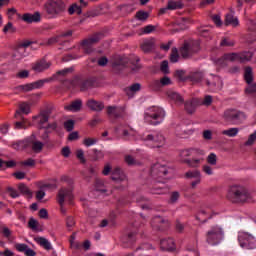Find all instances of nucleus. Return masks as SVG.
I'll use <instances>...</instances> for the list:
<instances>
[{"instance_id": "1", "label": "nucleus", "mask_w": 256, "mask_h": 256, "mask_svg": "<svg viewBox=\"0 0 256 256\" xmlns=\"http://www.w3.org/2000/svg\"><path fill=\"white\" fill-rule=\"evenodd\" d=\"M227 199L231 203H247L251 199V193L245 186H231L227 193Z\"/></svg>"}, {"instance_id": "2", "label": "nucleus", "mask_w": 256, "mask_h": 256, "mask_svg": "<svg viewBox=\"0 0 256 256\" xmlns=\"http://www.w3.org/2000/svg\"><path fill=\"white\" fill-rule=\"evenodd\" d=\"M43 9L51 19H56V17L63 15L67 11V4L63 0H47L43 5Z\"/></svg>"}, {"instance_id": "3", "label": "nucleus", "mask_w": 256, "mask_h": 256, "mask_svg": "<svg viewBox=\"0 0 256 256\" xmlns=\"http://www.w3.org/2000/svg\"><path fill=\"white\" fill-rule=\"evenodd\" d=\"M201 50V44L197 40L185 41L183 46L180 47L179 53L182 59H189V57H193L195 53H199Z\"/></svg>"}, {"instance_id": "4", "label": "nucleus", "mask_w": 256, "mask_h": 256, "mask_svg": "<svg viewBox=\"0 0 256 256\" xmlns=\"http://www.w3.org/2000/svg\"><path fill=\"white\" fill-rule=\"evenodd\" d=\"M245 112L235 109H228L224 112L223 118L230 125H241L245 121Z\"/></svg>"}, {"instance_id": "5", "label": "nucleus", "mask_w": 256, "mask_h": 256, "mask_svg": "<svg viewBox=\"0 0 256 256\" xmlns=\"http://www.w3.org/2000/svg\"><path fill=\"white\" fill-rule=\"evenodd\" d=\"M53 81V78H46L42 80H37L32 83L24 84V85H19L14 87V92L15 93H29V91H33V89H41L45 83H51Z\"/></svg>"}, {"instance_id": "6", "label": "nucleus", "mask_w": 256, "mask_h": 256, "mask_svg": "<svg viewBox=\"0 0 256 256\" xmlns=\"http://www.w3.org/2000/svg\"><path fill=\"white\" fill-rule=\"evenodd\" d=\"M150 111L151 114L145 113L144 115L146 121H149V119H153L150 120V125H159V123H162L163 119H165V110H163V108L152 107Z\"/></svg>"}, {"instance_id": "7", "label": "nucleus", "mask_w": 256, "mask_h": 256, "mask_svg": "<svg viewBox=\"0 0 256 256\" xmlns=\"http://www.w3.org/2000/svg\"><path fill=\"white\" fill-rule=\"evenodd\" d=\"M238 241L242 249H256V238L252 234L240 232L238 235Z\"/></svg>"}, {"instance_id": "8", "label": "nucleus", "mask_w": 256, "mask_h": 256, "mask_svg": "<svg viewBox=\"0 0 256 256\" xmlns=\"http://www.w3.org/2000/svg\"><path fill=\"white\" fill-rule=\"evenodd\" d=\"M53 114V107L48 106L41 110L38 115L33 117V120L38 124V129H45V123H49L51 115Z\"/></svg>"}, {"instance_id": "9", "label": "nucleus", "mask_w": 256, "mask_h": 256, "mask_svg": "<svg viewBox=\"0 0 256 256\" xmlns=\"http://www.w3.org/2000/svg\"><path fill=\"white\" fill-rule=\"evenodd\" d=\"M101 39H103V33L101 32H97L95 34H93L90 38L84 39L81 42V46L83 47L84 51L86 53H93V48H91L92 45H97V43H99V41H101Z\"/></svg>"}, {"instance_id": "10", "label": "nucleus", "mask_w": 256, "mask_h": 256, "mask_svg": "<svg viewBox=\"0 0 256 256\" xmlns=\"http://www.w3.org/2000/svg\"><path fill=\"white\" fill-rule=\"evenodd\" d=\"M223 239V229L214 227L207 232L206 241L210 245H217Z\"/></svg>"}, {"instance_id": "11", "label": "nucleus", "mask_w": 256, "mask_h": 256, "mask_svg": "<svg viewBox=\"0 0 256 256\" xmlns=\"http://www.w3.org/2000/svg\"><path fill=\"white\" fill-rule=\"evenodd\" d=\"M78 87L82 93L86 91H91V89H96L99 87V82H97V78H86L78 81Z\"/></svg>"}, {"instance_id": "12", "label": "nucleus", "mask_w": 256, "mask_h": 256, "mask_svg": "<svg viewBox=\"0 0 256 256\" xmlns=\"http://www.w3.org/2000/svg\"><path fill=\"white\" fill-rule=\"evenodd\" d=\"M127 65H129V58L117 56L112 62V69L115 73H121V71L127 69Z\"/></svg>"}, {"instance_id": "13", "label": "nucleus", "mask_w": 256, "mask_h": 256, "mask_svg": "<svg viewBox=\"0 0 256 256\" xmlns=\"http://www.w3.org/2000/svg\"><path fill=\"white\" fill-rule=\"evenodd\" d=\"M65 199H68L71 203V201H73V192L71 191V189L61 188L58 191V203L61 206L62 213H65V210L63 209Z\"/></svg>"}, {"instance_id": "14", "label": "nucleus", "mask_w": 256, "mask_h": 256, "mask_svg": "<svg viewBox=\"0 0 256 256\" xmlns=\"http://www.w3.org/2000/svg\"><path fill=\"white\" fill-rule=\"evenodd\" d=\"M107 115L114 119H123V117H125V108L119 106H108Z\"/></svg>"}, {"instance_id": "15", "label": "nucleus", "mask_w": 256, "mask_h": 256, "mask_svg": "<svg viewBox=\"0 0 256 256\" xmlns=\"http://www.w3.org/2000/svg\"><path fill=\"white\" fill-rule=\"evenodd\" d=\"M143 141H153V143H155L153 147H156L157 149H161V147L165 145V137L161 134H157L156 136L149 134L143 138Z\"/></svg>"}, {"instance_id": "16", "label": "nucleus", "mask_w": 256, "mask_h": 256, "mask_svg": "<svg viewBox=\"0 0 256 256\" xmlns=\"http://www.w3.org/2000/svg\"><path fill=\"white\" fill-rule=\"evenodd\" d=\"M86 107H88V109H90V111H96L97 113H99L105 109V104L102 101H97L95 99H89L86 102Z\"/></svg>"}, {"instance_id": "17", "label": "nucleus", "mask_w": 256, "mask_h": 256, "mask_svg": "<svg viewBox=\"0 0 256 256\" xmlns=\"http://www.w3.org/2000/svg\"><path fill=\"white\" fill-rule=\"evenodd\" d=\"M111 179L116 183H121L123 181H127V175L122 171L120 167H116L111 172Z\"/></svg>"}, {"instance_id": "18", "label": "nucleus", "mask_w": 256, "mask_h": 256, "mask_svg": "<svg viewBox=\"0 0 256 256\" xmlns=\"http://www.w3.org/2000/svg\"><path fill=\"white\" fill-rule=\"evenodd\" d=\"M51 67V63H48L45 59L39 60L32 65V70L36 73H43L46 69Z\"/></svg>"}, {"instance_id": "19", "label": "nucleus", "mask_w": 256, "mask_h": 256, "mask_svg": "<svg viewBox=\"0 0 256 256\" xmlns=\"http://www.w3.org/2000/svg\"><path fill=\"white\" fill-rule=\"evenodd\" d=\"M152 173L158 177H166L169 173V168H167L165 165L155 164L152 167Z\"/></svg>"}, {"instance_id": "20", "label": "nucleus", "mask_w": 256, "mask_h": 256, "mask_svg": "<svg viewBox=\"0 0 256 256\" xmlns=\"http://www.w3.org/2000/svg\"><path fill=\"white\" fill-rule=\"evenodd\" d=\"M22 21H24L25 23H39L41 21V13H25L22 15Z\"/></svg>"}, {"instance_id": "21", "label": "nucleus", "mask_w": 256, "mask_h": 256, "mask_svg": "<svg viewBox=\"0 0 256 256\" xmlns=\"http://www.w3.org/2000/svg\"><path fill=\"white\" fill-rule=\"evenodd\" d=\"M30 143H31V149L34 151V153H41L43 151L44 144L41 141H37V136L35 134H32L30 136Z\"/></svg>"}, {"instance_id": "22", "label": "nucleus", "mask_w": 256, "mask_h": 256, "mask_svg": "<svg viewBox=\"0 0 256 256\" xmlns=\"http://www.w3.org/2000/svg\"><path fill=\"white\" fill-rule=\"evenodd\" d=\"M82 108H83V100L81 99H76L72 101L70 105L64 107L65 111H73L74 113L81 111Z\"/></svg>"}, {"instance_id": "23", "label": "nucleus", "mask_w": 256, "mask_h": 256, "mask_svg": "<svg viewBox=\"0 0 256 256\" xmlns=\"http://www.w3.org/2000/svg\"><path fill=\"white\" fill-rule=\"evenodd\" d=\"M160 247L164 251H175V240L173 238L162 239L160 241Z\"/></svg>"}, {"instance_id": "24", "label": "nucleus", "mask_w": 256, "mask_h": 256, "mask_svg": "<svg viewBox=\"0 0 256 256\" xmlns=\"http://www.w3.org/2000/svg\"><path fill=\"white\" fill-rule=\"evenodd\" d=\"M167 96L171 99V101H174V103H177L178 105H183L185 103L183 96L173 90H169L167 92Z\"/></svg>"}, {"instance_id": "25", "label": "nucleus", "mask_w": 256, "mask_h": 256, "mask_svg": "<svg viewBox=\"0 0 256 256\" xmlns=\"http://www.w3.org/2000/svg\"><path fill=\"white\" fill-rule=\"evenodd\" d=\"M34 241L40 245V247H44L46 251H51V249H53L51 242H49V240H47L45 237H35Z\"/></svg>"}, {"instance_id": "26", "label": "nucleus", "mask_w": 256, "mask_h": 256, "mask_svg": "<svg viewBox=\"0 0 256 256\" xmlns=\"http://www.w3.org/2000/svg\"><path fill=\"white\" fill-rule=\"evenodd\" d=\"M155 49V39H150L141 44L143 53H151Z\"/></svg>"}, {"instance_id": "27", "label": "nucleus", "mask_w": 256, "mask_h": 256, "mask_svg": "<svg viewBox=\"0 0 256 256\" xmlns=\"http://www.w3.org/2000/svg\"><path fill=\"white\" fill-rule=\"evenodd\" d=\"M244 81L247 85L253 83V68L251 66H246L244 69Z\"/></svg>"}, {"instance_id": "28", "label": "nucleus", "mask_w": 256, "mask_h": 256, "mask_svg": "<svg viewBox=\"0 0 256 256\" xmlns=\"http://www.w3.org/2000/svg\"><path fill=\"white\" fill-rule=\"evenodd\" d=\"M28 227L32 231L43 232V226L39 225V221H37L35 218H30L29 219Z\"/></svg>"}, {"instance_id": "29", "label": "nucleus", "mask_w": 256, "mask_h": 256, "mask_svg": "<svg viewBox=\"0 0 256 256\" xmlns=\"http://www.w3.org/2000/svg\"><path fill=\"white\" fill-rule=\"evenodd\" d=\"M18 190L20 191L21 195L28 197V199H33V192L25 185V183H20L18 185Z\"/></svg>"}, {"instance_id": "30", "label": "nucleus", "mask_w": 256, "mask_h": 256, "mask_svg": "<svg viewBox=\"0 0 256 256\" xmlns=\"http://www.w3.org/2000/svg\"><path fill=\"white\" fill-rule=\"evenodd\" d=\"M184 109L188 115H193L195 113L197 106L195 105V101L189 100L184 103Z\"/></svg>"}, {"instance_id": "31", "label": "nucleus", "mask_w": 256, "mask_h": 256, "mask_svg": "<svg viewBox=\"0 0 256 256\" xmlns=\"http://www.w3.org/2000/svg\"><path fill=\"white\" fill-rule=\"evenodd\" d=\"M120 9V12L124 17H127V15H130V13H133L135 11V8H133V5L131 4H123L118 7Z\"/></svg>"}, {"instance_id": "32", "label": "nucleus", "mask_w": 256, "mask_h": 256, "mask_svg": "<svg viewBox=\"0 0 256 256\" xmlns=\"http://www.w3.org/2000/svg\"><path fill=\"white\" fill-rule=\"evenodd\" d=\"M224 23L226 26L232 25V27H238L239 19L235 18L232 14H227Z\"/></svg>"}, {"instance_id": "33", "label": "nucleus", "mask_w": 256, "mask_h": 256, "mask_svg": "<svg viewBox=\"0 0 256 256\" xmlns=\"http://www.w3.org/2000/svg\"><path fill=\"white\" fill-rule=\"evenodd\" d=\"M68 13L69 15H75V13H77V15H81L83 13V6H79L77 3H73L68 8Z\"/></svg>"}, {"instance_id": "34", "label": "nucleus", "mask_w": 256, "mask_h": 256, "mask_svg": "<svg viewBox=\"0 0 256 256\" xmlns=\"http://www.w3.org/2000/svg\"><path fill=\"white\" fill-rule=\"evenodd\" d=\"M187 79H190L192 83H201L203 81V72H194L191 73Z\"/></svg>"}, {"instance_id": "35", "label": "nucleus", "mask_w": 256, "mask_h": 256, "mask_svg": "<svg viewBox=\"0 0 256 256\" xmlns=\"http://www.w3.org/2000/svg\"><path fill=\"white\" fill-rule=\"evenodd\" d=\"M167 5H168L169 11H175L176 9H183V3H181V1L169 0Z\"/></svg>"}, {"instance_id": "36", "label": "nucleus", "mask_w": 256, "mask_h": 256, "mask_svg": "<svg viewBox=\"0 0 256 256\" xmlns=\"http://www.w3.org/2000/svg\"><path fill=\"white\" fill-rule=\"evenodd\" d=\"M137 91H141V85L139 83L132 84L130 87L125 88L126 95H131V93H137Z\"/></svg>"}, {"instance_id": "37", "label": "nucleus", "mask_w": 256, "mask_h": 256, "mask_svg": "<svg viewBox=\"0 0 256 256\" xmlns=\"http://www.w3.org/2000/svg\"><path fill=\"white\" fill-rule=\"evenodd\" d=\"M207 215V212L205 210H201L197 215H196V219L197 221H201V223H207L208 219H213V215H217V213H212L208 218H204L203 216ZM203 219V220H202Z\"/></svg>"}, {"instance_id": "38", "label": "nucleus", "mask_w": 256, "mask_h": 256, "mask_svg": "<svg viewBox=\"0 0 256 256\" xmlns=\"http://www.w3.org/2000/svg\"><path fill=\"white\" fill-rule=\"evenodd\" d=\"M239 134V128H230L228 130L222 131V135H226V137H237Z\"/></svg>"}, {"instance_id": "39", "label": "nucleus", "mask_w": 256, "mask_h": 256, "mask_svg": "<svg viewBox=\"0 0 256 256\" xmlns=\"http://www.w3.org/2000/svg\"><path fill=\"white\" fill-rule=\"evenodd\" d=\"M74 69L73 67L70 68H65L63 70L57 71L56 74L53 75V77H50V79H55V77H57V75H62V77H65L67 75H69V73H73Z\"/></svg>"}, {"instance_id": "40", "label": "nucleus", "mask_w": 256, "mask_h": 256, "mask_svg": "<svg viewBox=\"0 0 256 256\" xmlns=\"http://www.w3.org/2000/svg\"><path fill=\"white\" fill-rule=\"evenodd\" d=\"M135 18L138 21H147L149 19V13L143 10L136 12Z\"/></svg>"}, {"instance_id": "41", "label": "nucleus", "mask_w": 256, "mask_h": 256, "mask_svg": "<svg viewBox=\"0 0 256 256\" xmlns=\"http://www.w3.org/2000/svg\"><path fill=\"white\" fill-rule=\"evenodd\" d=\"M186 179H199L201 178V172L199 170L188 171L185 173Z\"/></svg>"}, {"instance_id": "42", "label": "nucleus", "mask_w": 256, "mask_h": 256, "mask_svg": "<svg viewBox=\"0 0 256 256\" xmlns=\"http://www.w3.org/2000/svg\"><path fill=\"white\" fill-rule=\"evenodd\" d=\"M103 180L96 179L95 180V189L96 191H99L100 193H107V189L103 188L104 187Z\"/></svg>"}, {"instance_id": "43", "label": "nucleus", "mask_w": 256, "mask_h": 256, "mask_svg": "<svg viewBox=\"0 0 256 256\" xmlns=\"http://www.w3.org/2000/svg\"><path fill=\"white\" fill-rule=\"evenodd\" d=\"M179 61V50L177 48H172L170 55V62L177 63Z\"/></svg>"}, {"instance_id": "44", "label": "nucleus", "mask_w": 256, "mask_h": 256, "mask_svg": "<svg viewBox=\"0 0 256 256\" xmlns=\"http://www.w3.org/2000/svg\"><path fill=\"white\" fill-rule=\"evenodd\" d=\"M64 129H66V131H68V133H71V131H73V129H75V120H67L64 122Z\"/></svg>"}, {"instance_id": "45", "label": "nucleus", "mask_w": 256, "mask_h": 256, "mask_svg": "<svg viewBox=\"0 0 256 256\" xmlns=\"http://www.w3.org/2000/svg\"><path fill=\"white\" fill-rule=\"evenodd\" d=\"M183 163H186L188 167H198L199 163H201V160L199 159H184Z\"/></svg>"}, {"instance_id": "46", "label": "nucleus", "mask_w": 256, "mask_h": 256, "mask_svg": "<svg viewBox=\"0 0 256 256\" xmlns=\"http://www.w3.org/2000/svg\"><path fill=\"white\" fill-rule=\"evenodd\" d=\"M17 32V28H15L13 26L12 22H8L4 28H3V33H16Z\"/></svg>"}, {"instance_id": "47", "label": "nucleus", "mask_w": 256, "mask_h": 256, "mask_svg": "<svg viewBox=\"0 0 256 256\" xmlns=\"http://www.w3.org/2000/svg\"><path fill=\"white\" fill-rule=\"evenodd\" d=\"M31 45H33V41L26 40L20 44H17L14 49L15 51H19V49H27V47H30Z\"/></svg>"}, {"instance_id": "48", "label": "nucleus", "mask_w": 256, "mask_h": 256, "mask_svg": "<svg viewBox=\"0 0 256 256\" xmlns=\"http://www.w3.org/2000/svg\"><path fill=\"white\" fill-rule=\"evenodd\" d=\"M247 95H256V82L248 84V87L245 89Z\"/></svg>"}, {"instance_id": "49", "label": "nucleus", "mask_w": 256, "mask_h": 256, "mask_svg": "<svg viewBox=\"0 0 256 256\" xmlns=\"http://www.w3.org/2000/svg\"><path fill=\"white\" fill-rule=\"evenodd\" d=\"M97 141H99V139L88 137L83 140V145H85V147H91L92 145H95Z\"/></svg>"}, {"instance_id": "50", "label": "nucleus", "mask_w": 256, "mask_h": 256, "mask_svg": "<svg viewBox=\"0 0 256 256\" xmlns=\"http://www.w3.org/2000/svg\"><path fill=\"white\" fill-rule=\"evenodd\" d=\"M179 197H181V194H179L178 191L172 192L171 195H170L169 203L171 205H174V203H177V201H179Z\"/></svg>"}, {"instance_id": "51", "label": "nucleus", "mask_w": 256, "mask_h": 256, "mask_svg": "<svg viewBox=\"0 0 256 256\" xmlns=\"http://www.w3.org/2000/svg\"><path fill=\"white\" fill-rule=\"evenodd\" d=\"M255 141H256V131L248 137V140L244 143V145L245 147H251V145H254Z\"/></svg>"}, {"instance_id": "52", "label": "nucleus", "mask_w": 256, "mask_h": 256, "mask_svg": "<svg viewBox=\"0 0 256 256\" xmlns=\"http://www.w3.org/2000/svg\"><path fill=\"white\" fill-rule=\"evenodd\" d=\"M206 161L209 165H217V155L215 153H210Z\"/></svg>"}, {"instance_id": "53", "label": "nucleus", "mask_w": 256, "mask_h": 256, "mask_svg": "<svg viewBox=\"0 0 256 256\" xmlns=\"http://www.w3.org/2000/svg\"><path fill=\"white\" fill-rule=\"evenodd\" d=\"M174 77L179 79V81H187V78L185 77V70H176Z\"/></svg>"}, {"instance_id": "54", "label": "nucleus", "mask_w": 256, "mask_h": 256, "mask_svg": "<svg viewBox=\"0 0 256 256\" xmlns=\"http://www.w3.org/2000/svg\"><path fill=\"white\" fill-rule=\"evenodd\" d=\"M76 157L79 159L80 163H87V160L85 159V152L83 149H79L76 151Z\"/></svg>"}, {"instance_id": "55", "label": "nucleus", "mask_w": 256, "mask_h": 256, "mask_svg": "<svg viewBox=\"0 0 256 256\" xmlns=\"http://www.w3.org/2000/svg\"><path fill=\"white\" fill-rule=\"evenodd\" d=\"M99 15H101V12H99V10H90L84 14V17L89 19L93 17H99Z\"/></svg>"}, {"instance_id": "56", "label": "nucleus", "mask_w": 256, "mask_h": 256, "mask_svg": "<svg viewBox=\"0 0 256 256\" xmlns=\"http://www.w3.org/2000/svg\"><path fill=\"white\" fill-rule=\"evenodd\" d=\"M253 59V53L247 52L246 54L239 56L240 63H245V61H251Z\"/></svg>"}, {"instance_id": "57", "label": "nucleus", "mask_w": 256, "mask_h": 256, "mask_svg": "<svg viewBox=\"0 0 256 256\" xmlns=\"http://www.w3.org/2000/svg\"><path fill=\"white\" fill-rule=\"evenodd\" d=\"M161 81L160 80H153L150 83V88L152 89V91H159V89H161Z\"/></svg>"}, {"instance_id": "58", "label": "nucleus", "mask_w": 256, "mask_h": 256, "mask_svg": "<svg viewBox=\"0 0 256 256\" xmlns=\"http://www.w3.org/2000/svg\"><path fill=\"white\" fill-rule=\"evenodd\" d=\"M160 71H162V73H165V75L169 73V62L167 60L162 61L160 65Z\"/></svg>"}, {"instance_id": "59", "label": "nucleus", "mask_w": 256, "mask_h": 256, "mask_svg": "<svg viewBox=\"0 0 256 256\" xmlns=\"http://www.w3.org/2000/svg\"><path fill=\"white\" fill-rule=\"evenodd\" d=\"M61 40V36H55V37H51L47 40L46 45L49 47L51 45H55V43H59V41Z\"/></svg>"}, {"instance_id": "60", "label": "nucleus", "mask_w": 256, "mask_h": 256, "mask_svg": "<svg viewBox=\"0 0 256 256\" xmlns=\"http://www.w3.org/2000/svg\"><path fill=\"white\" fill-rule=\"evenodd\" d=\"M0 233L6 238L11 237V230L7 226L0 227Z\"/></svg>"}, {"instance_id": "61", "label": "nucleus", "mask_w": 256, "mask_h": 256, "mask_svg": "<svg viewBox=\"0 0 256 256\" xmlns=\"http://www.w3.org/2000/svg\"><path fill=\"white\" fill-rule=\"evenodd\" d=\"M226 61H239V54L237 53H231V54H225Z\"/></svg>"}, {"instance_id": "62", "label": "nucleus", "mask_w": 256, "mask_h": 256, "mask_svg": "<svg viewBox=\"0 0 256 256\" xmlns=\"http://www.w3.org/2000/svg\"><path fill=\"white\" fill-rule=\"evenodd\" d=\"M20 110L22 113H25V115H29V113L31 112V106H29V104L27 103H22L20 105Z\"/></svg>"}, {"instance_id": "63", "label": "nucleus", "mask_w": 256, "mask_h": 256, "mask_svg": "<svg viewBox=\"0 0 256 256\" xmlns=\"http://www.w3.org/2000/svg\"><path fill=\"white\" fill-rule=\"evenodd\" d=\"M93 153H94V156H93L94 161H99V159H103V156H104L103 151L93 149Z\"/></svg>"}, {"instance_id": "64", "label": "nucleus", "mask_w": 256, "mask_h": 256, "mask_svg": "<svg viewBox=\"0 0 256 256\" xmlns=\"http://www.w3.org/2000/svg\"><path fill=\"white\" fill-rule=\"evenodd\" d=\"M7 192L12 197V199H17V197H19V192L15 190L13 187H8Z\"/></svg>"}]
</instances>
